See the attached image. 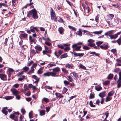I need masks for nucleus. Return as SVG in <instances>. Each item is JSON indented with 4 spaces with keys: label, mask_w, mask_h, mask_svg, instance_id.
I'll return each mask as SVG.
<instances>
[{
    "label": "nucleus",
    "mask_w": 121,
    "mask_h": 121,
    "mask_svg": "<svg viewBox=\"0 0 121 121\" xmlns=\"http://www.w3.org/2000/svg\"><path fill=\"white\" fill-rule=\"evenodd\" d=\"M114 93V92L112 91L109 92L108 94V96H107L105 98V101H108L111 100L112 99V96L113 95Z\"/></svg>",
    "instance_id": "f257e3e1"
},
{
    "label": "nucleus",
    "mask_w": 121,
    "mask_h": 121,
    "mask_svg": "<svg viewBox=\"0 0 121 121\" xmlns=\"http://www.w3.org/2000/svg\"><path fill=\"white\" fill-rule=\"evenodd\" d=\"M30 14L32 15L34 18L36 19L38 18L36 10L35 9L32 10L30 12Z\"/></svg>",
    "instance_id": "f03ea898"
},
{
    "label": "nucleus",
    "mask_w": 121,
    "mask_h": 121,
    "mask_svg": "<svg viewBox=\"0 0 121 121\" xmlns=\"http://www.w3.org/2000/svg\"><path fill=\"white\" fill-rule=\"evenodd\" d=\"M53 71L52 72L53 77L55 76L56 74V73L58 72L60 70V68L58 67L54 68L52 69Z\"/></svg>",
    "instance_id": "7ed1b4c3"
},
{
    "label": "nucleus",
    "mask_w": 121,
    "mask_h": 121,
    "mask_svg": "<svg viewBox=\"0 0 121 121\" xmlns=\"http://www.w3.org/2000/svg\"><path fill=\"white\" fill-rule=\"evenodd\" d=\"M95 41L92 39H90L87 41L89 43L88 44V46L91 47H93L95 46V44L93 43Z\"/></svg>",
    "instance_id": "20e7f679"
},
{
    "label": "nucleus",
    "mask_w": 121,
    "mask_h": 121,
    "mask_svg": "<svg viewBox=\"0 0 121 121\" xmlns=\"http://www.w3.org/2000/svg\"><path fill=\"white\" fill-rule=\"evenodd\" d=\"M32 77L33 78H34V79L36 80L33 83V84L35 83L36 84V85L38 86V83L39 81V78L38 77L36 76L35 75H33Z\"/></svg>",
    "instance_id": "39448f33"
},
{
    "label": "nucleus",
    "mask_w": 121,
    "mask_h": 121,
    "mask_svg": "<svg viewBox=\"0 0 121 121\" xmlns=\"http://www.w3.org/2000/svg\"><path fill=\"white\" fill-rule=\"evenodd\" d=\"M50 13L51 19L52 20H53L54 19V18H55V17H56V16L55 12L53 11V9L52 8H51Z\"/></svg>",
    "instance_id": "423d86ee"
},
{
    "label": "nucleus",
    "mask_w": 121,
    "mask_h": 121,
    "mask_svg": "<svg viewBox=\"0 0 121 121\" xmlns=\"http://www.w3.org/2000/svg\"><path fill=\"white\" fill-rule=\"evenodd\" d=\"M108 45L107 43H104L100 46L99 47L102 49L106 50L108 48Z\"/></svg>",
    "instance_id": "0eeeda50"
},
{
    "label": "nucleus",
    "mask_w": 121,
    "mask_h": 121,
    "mask_svg": "<svg viewBox=\"0 0 121 121\" xmlns=\"http://www.w3.org/2000/svg\"><path fill=\"white\" fill-rule=\"evenodd\" d=\"M29 40L30 41V42L32 44V43H33L35 44L36 43V40L34 38L30 36H29Z\"/></svg>",
    "instance_id": "6e6552de"
},
{
    "label": "nucleus",
    "mask_w": 121,
    "mask_h": 121,
    "mask_svg": "<svg viewBox=\"0 0 121 121\" xmlns=\"http://www.w3.org/2000/svg\"><path fill=\"white\" fill-rule=\"evenodd\" d=\"M43 75L44 77H49L50 76H52L53 77L52 72H50L48 71H47L44 73L43 74Z\"/></svg>",
    "instance_id": "1a4fd4ad"
},
{
    "label": "nucleus",
    "mask_w": 121,
    "mask_h": 121,
    "mask_svg": "<svg viewBox=\"0 0 121 121\" xmlns=\"http://www.w3.org/2000/svg\"><path fill=\"white\" fill-rule=\"evenodd\" d=\"M11 91L14 95L15 96L19 94V92L15 89H12L11 90Z\"/></svg>",
    "instance_id": "9d476101"
},
{
    "label": "nucleus",
    "mask_w": 121,
    "mask_h": 121,
    "mask_svg": "<svg viewBox=\"0 0 121 121\" xmlns=\"http://www.w3.org/2000/svg\"><path fill=\"white\" fill-rule=\"evenodd\" d=\"M6 77L7 76L5 74H0V78L2 80H6Z\"/></svg>",
    "instance_id": "9b49d317"
},
{
    "label": "nucleus",
    "mask_w": 121,
    "mask_h": 121,
    "mask_svg": "<svg viewBox=\"0 0 121 121\" xmlns=\"http://www.w3.org/2000/svg\"><path fill=\"white\" fill-rule=\"evenodd\" d=\"M114 17V15L112 14H110L107 16V20H112Z\"/></svg>",
    "instance_id": "f8f14e48"
},
{
    "label": "nucleus",
    "mask_w": 121,
    "mask_h": 121,
    "mask_svg": "<svg viewBox=\"0 0 121 121\" xmlns=\"http://www.w3.org/2000/svg\"><path fill=\"white\" fill-rule=\"evenodd\" d=\"M71 74V76H72L73 77H74L75 79L76 80L77 78L78 75L77 73L75 72H72Z\"/></svg>",
    "instance_id": "ddd939ff"
},
{
    "label": "nucleus",
    "mask_w": 121,
    "mask_h": 121,
    "mask_svg": "<svg viewBox=\"0 0 121 121\" xmlns=\"http://www.w3.org/2000/svg\"><path fill=\"white\" fill-rule=\"evenodd\" d=\"M17 114L18 115H19V114L18 112H15L13 114H11L10 116V118L12 119H13L14 118V117H16L15 114Z\"/></svg>",
    "instance_id": "4468645a"
},
{
    "label": "nucleus",
    "mask_w": 121,
    "mask_h": 121,
    "mask_svg": "<svg viewBox=\"0 0 121 121\" xmlns=\"http://www.w3.org/2000/svg\"><path fill=\"white\" fill-rule=\"evenodd\" d=\"M36 50L38 51H41L42 49V48L40 46H36L34 47Z\"/></svg>",
    "instance_id": "2eb2a0df"
},
{
    "label": "nucleus",
    "mask_w": 121,
    "mask_h": 121,
    "mask_svg": "<svg viewBox=\"0 0 121 121\" xmlns=\"http://www.w3.org/2000/svg\"><path fill=\"white\" fill-rule=\"evenodd\" d=\"M114 31L113 30H110L104 34V35H105L108 36L110 35V34H112Z\"/></svg>",
    "instance_id": "dca6fc26"
},
{
    "label": "nucleus",
    "mask_w": 121,
    "mask_h": 121,
    "mask_svg": "<svg viewBox=\"0 0 121 121\" xmlns=\"http://www.w3.org/2000/svg\"><path fill=\"white\" fill-rule=\"evenodd\" d=\"M73 78L72 76H71V74H70V75L68 77V80L70 82H72L73 81Z\"/></svg>",
    "instance_id": "f3484780"
},
{
    "label": "nucleus",
    "mask_w": 121,
    "mask_h": 121,
    "mask_svg": "<svg viewBox=\"0 0 121 121\" xmlns=\"http://www.w3.org/2000/svg\"><path fill=\"white\" fill-rule=\"evenodd\" d=\"M65 66L66 67L68 68L69 69H73V65L72 64H66V65Z\"/></svg>",
    "instance_id": "a211bd4d"
},
{
    "label": "nucleus",
    "mask_w": 121,
    "mask_h": 121,
    "mask_svg": "<svg viewBox=\"0 0 121 121\" xmlns=\"http://www.w3.org/2000/svg\"><path fill=\"white\" fill-rule=\"evenodd\" d=\"M84 54L83 53H74V54L75 56H83Z\"/></svg>",
    "instance_id": "6ab92c4d"
},
{
    "label": "nucleus",
    "mask_w": 121,
    "mask_h": 121,
    "mask_svg": "<svg viewBox=\"0 0 121 121\" xmlns=\"http://www.w3.org/2000/svg\"><path fill=\"white\" fill-rule=\"evenodd\" d=\"M105 91L103 92H101V93H100L99 95V96L102 98L105 96Z\"/></svg>",
    "instance_id": "aec40b11"
},
{
    "label": "nucleus",
    "mask_w": 121,
    "mask_h": 121,
    "mask_svg": "<svg viewBox=\"0 0 121 121\" xmlns=\"http://www.w3.org/2000/svg\"><path fill=\"white\" fill-rule=\"evenodd\" d=\"M37 73L38 74H42L43 72V69L40 68L37 71Z\"/></svg>",
    "instance_id": "412c9836"
},
{
    "label": "nucleus",
    "mask_w": 121,
    "mask_h": 121,
    "mask_svg": "<svg viewBox=\"0 0 121 121\" xmlns=\"http://www.w3.org/2000/svg\"><path fill=\"white\" fill-rule=\"evenodd\" d=\"M102 89V87L99 85H97L95 87V89L97 91H99Z\"/></svg>",
    "instance_id": "4be33fe9"
},
{
    "label": "nucleus",
    "mask_w": 121,
    "mask_h": 121,
    "mask_svg": "<svg viewBox=\"0 0 121 121\" xmlns=\"http://www.w3.org/2000/svg\"><path fill=\"white\" fill-rule=\"evenodd\" d=\"M111 39H115L117 38V35L116 34L109 35Z\"/></svg>",
    "instance_id": "5701e85b"
},
{
    "label": "nucleus",
    "mask_w": 121,
    "mask_h": 121,
    "mask_svg": "<svg viewBox=\"0 0 121 121\" xmlns=\"http://www.w3.org/2000/svg\"><path fill=\"white\" fill-rule=\"evenodd\" d=\"M55 95L57 97L61 98L63 97V95H62L61 94L58 93H56Z\"/></svg>",
    "instance_id": "b1692460"
},
{
    "label": "nucleus",
    "mask_w": 121,
    "mask_h": 121,
    "mask_svg": "<svg viewBox=\"0 0 121 121\" xmlns=\"http://www.w3.org/2000/svg\"><path fill=\"white\" fill-rule=\"evenodd\" d=\"M102 115L103 116H105V117L104 120L108 117V112H106L105 113L102 114Z\"/></svg>",
    "instance_id": "393cba45"
},
{
    "label": "nucleus",
    "mask_w": 121,
    "mask_h": 121,
    "mask_svg": "<svg viewBox=\"0 0 121 121\" xmlns=\"http://www.w3.org/2000/svg\"><path fill=\"white\" fill-rule=\"evenodd\" d=\"M103 32L102 30H100L99 31L93 32V33L95 34L99 35L100 34Z\"/></svg>",
    "instance_id": "a878e982"
},
{
    "label": "nucleus",
    "mask_w": 121,
    "mask_h": 121,
    "mask_svg": "<svg viewBox=\"0 0 121 121\" xmlns=\"http://www.w3.org/2000/svg\"><path fill=\"white\" fill-rule=\"evenodd\" d=\"M58 30L61 34H63L62 33L64 31L63 28L62 27H60L58 29Z\"/></svg>",
    "instance_id": "bb28decb"
},
{
    "label": "nucleus",
    "mask_w": 121,
    "mask_h": 121,
    "mask_svg": "<svg viewBox=\"0 0 121 121\" xmlns=\"http://www.w3.org/2000/svg\"><path fill=\"white\" fill-rule=\"evenodd\" d=\"M14 98V97L12 96H8L5 97V99L7 100H9Z\"/></svg>",
    "instance_id": "cd10ccee"
},
{
    "label": "nucleus",
    "mask_w": 121,
    "mask_h": 121,
    "mask_svg": "<svg viewBox=\"0 0 121 121\" xmlns=\"http://www.w3.org/2000/svg\"><path fill=\"white\" fill-rule=\"evenodd\" d=\"M45 111L44 110H41L39 112L40 115L41 116L45 114Z\"/></svg>",
    "instance_id": "c85d7f7f"
},
{
    "label": "nucleus",
    "mask_w": 121,
    "mask_h": 121,
    "mask_svg": "<svg viewBox=\"0 0 121 121\" xmlns=\"http://www.w3.org/2000/svg\"><path fill=\"white\" fill-rule=\"evenodd\" d=\"M68 27L70 29H71L72 30H73L74 31H75L76 30V29L75 27L71 26H69Z\"/></svg>",
    "instance_id": "c756f323"
},
{
    "label": "nucleus",
    "mask_w": 121,
    "mask_h": 121,
    "mask_svg": "<svg viewBox=\"0 0 121 121\" xmlns=\"http://www.w3.org/2000/svg\"><path fill=\"white\" fill-rule=\"evenodd\" d=\"M68 90V89L65 87H64L62 91V94H64L66 93Z\"/></svg>",
    "instance_id": "7c9ffc66"
},
{
    "label": "nucleus",
    "mask_w": 121,
    "mask_h": 121,
    "mask_svg": "<svg viewBox=\"0 0 121 121\" xmlns=\"http://www.w3.org/2000/svg\"><path fill=\"white\" fill-rule=\"evenodd\" d=\"M67 56V54L65 53L61 55L60 56V58L62 59L63 58H65Z\"/></svg>",
    "instance_id": "2f4dec72"
},
{
    "label": "nucleus",
    "mask_w": 121,
    "mask_h": 121,
    "mask_svg": "<svg viewBox=\"0 0 121 121\" xmlns=\"http://www.w3.org/2000/svg\"><path fill=\"white\" fill-rule=\"evenodd\" d=\"M81 29H79V31L77 32V35H78L80 36H81L82 35V33L81 31Z\"/></svg>",
    "instance_id": "473e14b6"
},
{
    "label": "nucleus",
    "mask_w": 121,
    "mask_h": 121,
    "mask_svg": "<svg viewBox=\"0 0 121 121\" xmlns=\"http://www.w3.org/2000/svg\"><path fill=\"white\" fill-rule=\"evenodd\" d=\"M44 87L45 89H48L49 90H52V86H45Z\"/></svg>",
    "instance_id": "72a5a7b5"
},
{
    "label": "nucleus",
    "mask_w": 121,
    "mask_h": 121,
    "mask_svg": "<svg viewBox=\"0 0 121 121\" xmlns=\"http://www.w3.org/2000/svg\"><path fill=\"white\" fill-rule=\"evenodd\" d=\"M33 112L30 111L29 113V117L30 119L32 118V115H33Z\"/></svg>",
    "instance_id": "f704fd0d"
},
{
    "label": "nucleus",
    "mask_w": 121,
    "mask_h": 121,
    "mask_svg": "<svg viewBox=\"0 0 121 121\" xmlns=\"http://www.w3.org/2000/svg\"><path fill=\"white\" fill-rule=\"evenodd\" d=\"M113 75L112 74H110L108 77V79H111L113 77Z\"/></svg>",
    "instance_id": "c9c22d12"
},
{
    "label": "nucleus",
    "mask_w": 121,
    "mask_h": 121,
    "mask_svg": "<svg viewBox=\"0 0 121 121\" xmlns=\"http://www.w3.org/2000/svg\"><path fill=\"white\" fill-rule=\"evenodd\" d=\"M31 70L29 71V72L28 73V74H30L33 73L35 70V69L34 68L31 67Z\"/></svg>",
    "instance_id": "e433bc0d"
},
{
    "label": "nucleus",
    "mask_w": 121,
    "mask_h": 121,
    "mask_svg": "<svg viewBox=\"0 0 121 121\" xmlns=\"http://www.w3.org/2000/svg\"><path fill=\"white\" fill-rule=\"evenodd\" d=\"M103 43V41H99L97 42L96 43V44L98 46H99L101 44H102Z\"/></svg>",
    "instance_id": "4c0bfd02"
},
{
    "label": "nucleus",
    "mask_w": 121,
    "mask_h": 121,
    "mask_svg": "<svg viewBox=\"0 0 121 121\" xmlns=\"http://www.w3.org/2000/svg\"><path fill=\"white\" fill-rule=\"evenodd\" d=\"M79 67L80 68L83 69H86V67L81 64H80L79 65Z\"/></svg>",
    "instance_id": "58836bf2"
},
{
    "label": "nucleus",
    "mask_w": 121,
    "mask_h": 121,
    "mask_svg": "<svg viewBox=\"0 0 121 121\" xmlns=\"http://www.w3.org/2000/svg\"><path fill=\"white\" fill-rule=\"evenodd\" d=\"M89 104L90 106L91 107H95V105H93L92 101H90Z\"/></svg>",
    "instance_id": "ea45409f"
},
{
    "label": "nucleus",
    "mask_w": 121,
    "mask_h": 121,
    "mask_svg": "<svg viewBox=\"0 0 121 121\" xmlns=\"http://www.w3.org/2000/svg\"><path fill=\"white\" fill-rule=\"evenodd\" d=\"M22 36L24 38H25L27 37V34L25 33L22 34Z\"/></svg>",
    "instance_id": "a19ab883"
},
{
    "label": "nucleus",
    "mask_w": 121,
    "mask_h": 121,
    "mask_svg": "<svg viewBox=\"0 0 121 121\" xmlns=\"http://www.w3.org/2000/svg\"><path fill=\"white\" fill-rule=\"evenodd\" d=\"M43 100L46 103H47L49 102V100L47 98H43V99L42 100Z\"/></svg>",
    "instance_id": "79ce46f5"
},
{
    "label": "nucleus",
    "mask_w": 121,
    "mask_h": 121,
    "mask_svg": "<svg viewBox=\"0 0 121 121\" xmlns=\"http://www.w3.org/2000/svg\"><path fill=\"white\" fill-rule=\"evenodd\" d=\"M117 87L119 88L121 86V81L119 80L118 81Z\"/></svg>",
    "instance_id": "37998d69"
},
{
    "label": "nucleus",
    "mask_w": 121,
    "mask_h": 121,
    "mask_svg": "<svg viewBox=\"0 0 121 121\" xmlns=\"http://www.w3.org/2000/svg\"><path fill=\"white\" fill-rule=\"evenodd\" d=\"M99 17V15H98V14L95 17V21L97 22H98Z\"/></svg>",
    "instance_id": "c03bdc74"
},
{
    "label": "nucleus",
    "mask_w": 121,
    "mask_h": 121,
    "mask_svg": "<svg viewBox=\"0 0 121 121\" xmlns=\"http://www.w3.org/2000/svg\"><path fill=\"white\" fill-rule=\"evenodd\" d=\"M94 95L92 93H91L90 94V96H89V98L90 99H93L94 98Z\"/></svg>",
    "instance_id": "a18cd8bd"
},
{
    "label": "nucleus",
    "mask_w": 121,
    "mask_h": 121,
    "mask_svg": "<svg viewBox=\"0 0 121 121\" xmlns=\"http://www.w3.org/2000/svg\"><path fill=\"white\" fill-rule=\"evenodd\" d=\"M29 69V67H27L26 66H25L23 68V69L25 71H27Z\"/></svg>",
    "instance_id": "49530a36"
},
{
    "label": "nucleus",
    "mask_w": 121,
    "mask_h": 121,
    "mask_svg": "<svg viewBox=\"0 0 121 121\" xmlns=\"http://www.w3.org/2000/svg\"><path fill=\"white\" fill-rule=\"evenodd\" d=\"M83 48V49L86 50H88L90 48L88 46L86 45L84 46Z\"/></svg>",
    "instance_id": "de8ad7c7"
},
{
    "label": "nucleus",
    "mask_w": 121,
    "mask_h": 121,
    "mask_svg": "<svg viewBox=\"0 0 121 121\" xmlns=\"http://www.w3.org/2000/svg\"><path fill=\"white\" fill-rule=\"evenodd\" d=\"M37 65V64L35 63L33 64L32 66H31V68H36Z\"/></svg>",
    "instance_id": "09e8293b"
},
{
    "label": "nucleus",
    "mask_w": 121,
    "mask_h": 121,
    "mask_svg": "<svg viewBox=\"0 0 121 121\" xmlns=\"http://www.w3.org/2000/svg\"><path fill=\"white\" fill-rule=\"evenodd\" d=\"M21 111L23 114H24L26 112L25 109L23 108L21 109Z\"/></svg>",
    "instance_id": "8fccbe9b"
},
{
    "label": "nucleus",
    "mask_w": 121,
    "mask_h": 121,
    "mask_svg": "<svg viewBox=\"0 0 121 121\" xmlns=\"http://www.w3.org/2000/svg\"><path fill=\"white\" fill-rule=\"evenodd\" d=\"M117 42L118 43V44L120 45L121 43V38L118 39L117 40Z\"/></svg>",
    "instance_id": "3c124183"
},
{
    "label": "nucleus",
    "mask_w": 121,
    "mask_h": 121,
    "mask_svg": "<svg viewBox=\"0 0 121 121\" xmlns=\"http://www.w3.org/2000/svg\"><path fill=\"white\" fill-rule=\"evenodd\" d=\"M25 78V76H23L22 77L19 78L18 80L19 81H22Z\"/></svg>",
    "instance_id": "603ef678"
},
{
    "label": "nucleus",
    "mask_w": 121,
    "mask_h": 121,
    "mask_svg": "<svg viewBox=\"0 0 121 121\" xmlns=\"http://www.w3.org/2000/svg\"><path fill=\"white\" fill-rule=\"evenodd\" d=\"M30 52L34 55L36 54V52L35 51L34 49H31V50Z\"/></svg>",
    "instance_id": "864d4df0"
},
{
    "label": "nucleus",
    "mask_w": 121,
    "mask_h": 121,
    "mask_svg": "<svg viewBox=\"0 0 121 121\" xmlns=\"http://www.w3.org/2000/svg\"><path fill=\"white\" fill-rule=\"evenodd\" d=\"M48 65L50 67H52L53 66H55L56 65L54 64L49 63L48 64Z\"/></svg>",
    "instance_id": "5fc2aeb1"
},
{
    "label": "nucleus",
    "mask_w": 121,
    "mask_h": 121,
    "mask_svg": "<svg viewBox=\"0 0 121 121\" xmlns=\"http://www.w3.org/2000/svg\"><path fill=\"white\" fill-rule=\"evenodd\" d=\"M62 70L63 72L65 73H67V71L64 68H63L61 69Z\"/></svg>",
    "instance_id": "6e6d98bb"
},
{
    "label": "nucleus",
    "mask_w": 121,
    "mask_h": 121,
    "mask_svg": "<svg viewBox=\"0 0 121 121\" xmlns=\"http://www.w3.org/2000/svg\"><path fill=\"white\" fill-rule=\"evenodd\" d=\"M2 112L5 115H6L7 114V112L6 110H2Z\"/></svg>",
    "instance_id": "4d7b16f0"
},
{
    "label": "nucleus",
    "mask_w": 121,
    "mask_h": 121,
    "mask_svg": "<svg viewBox=\"0 0 121 121\" xmlns=\"http://www.w3.org/2000/svg\"><path fill=\"white\" fill-rule=\"evenodd\" d=\"M34 62L33 61H30L29 63H28L27 66H30Z\"/></svg>",
    "instance_id": "13d9d810"
},
{
    "label": "nucleus",
    "mask_w": 121,
    "mask_h": 121,
    "mask_svg": "<svg viewBox=\"0 0 121 121\" xmlns=\"http://www.w3.org/2000/svg\"><path fill=\"white\" fill-rule=\"evenodd\" d=\"M57 46L58 48H61V49H63L64 48V46L62 45H58Z\"/></svg>",
    "instance_id": "bf43d9fd"
},
{
    "label": "nucleus",
    "mask_w": 121,
    "mask_h": 121,
    "mask_svg": "<svg viewBox=\"0 0 121 121\" xmlns=\"http://www.w3.org/2000/svg\"><path fill=\"white\" fill-rule=\"evenodd\" d=\"M64 83L66 85H68L69 83V82L65 80L64 81Z\"/></svg>",
    "instance_id": "052dcab7"
},
{
    "label": "nucleus",
    "mask_w": 121,
    "mask_h": 121,
    "mask_svg": "<svg viewBox=\"0 0 121 121\" xmlns=\"http://www.w3.org/2000/svg\"><path fill=\"white\" fill-rule=\"evenodd\" d=\"M19 84H18V83H17V84H14L13 85V86L14 87H15L17 88H18L19 87Z\"/></svg>",
    "instance_id": "680f3d73"
},
{
    "label": "nucleus",
    "mask_w": 121,
    "mask_h": 121,
    "mask_svg": "<svg viewBox=\"0 0 121 121\" xmlns=\"http://www.w3.org/2000/svg\"><path fill=\"white\" fill-rule=\"evenodd\" d=\"M109 83V81H106L104 82V84L105 85H107Z\"/></svg>",
    "instance_id": "e2e57ef3"
},
{
    "label": "nucleus",
    "mask_w": 121,
    "mask_h": 121,
    "mask_svg": "<svg viewBox=\"0 0 121 121\" xmlns=\"http://www.w3.org/2000/svg\"><path fill=\"white\" fill-rule=\"evenodd\" d=\"M16 0H12V6H14L15 5V2Z\"/></svg>",
    "instance_id": "0e129e2a"
},
{
    "label": "nucleus",
    "mask_w": 121,
    "mask_h": 121,
    "mask_svg": "<svg viewBox=\"0 0 121 121\" xmlns=\"http://www.w3.org/2000/svg\"><path fill=\"white\" fill-rule=\"evenodd\" d=\"M36 86V84L35 86H33H33L32 87V90H36V86Z\"/></svg>",
    "instance_id": "69168bd1"
},
{
    "label": "nucleus",
    "mask_w": 121,
    "mask_h": 121,
    "mask_svg": "<svg viewBox=\"0 0 121 121\" xmlns=\"http://www.w3.org/2000/svg\"><path fill=\"white\" fill-rule=\"evenodd\" d=\"M15 96H16V99L18 100L20 99L21 98V97L20 96L18 95H15Z\"/></svg>",
    "instance_id": "338daca9"
},
{
    "label": "nucleus",
    "mask_w": 121,
    "mask_h": 121,
    "mask_svg": "<svg viewBox=\"0 0 121 121\" xmlns=\"http://www.w3.org/2000/svg\"><path fill=\"white\" fill-rule=\"evenodd\" d=\"M26 100L28 101H30L31 100V98L28 97V98H26Z\"/></svg>",
    "instance_id": "774afa93"
}]
</instances>
